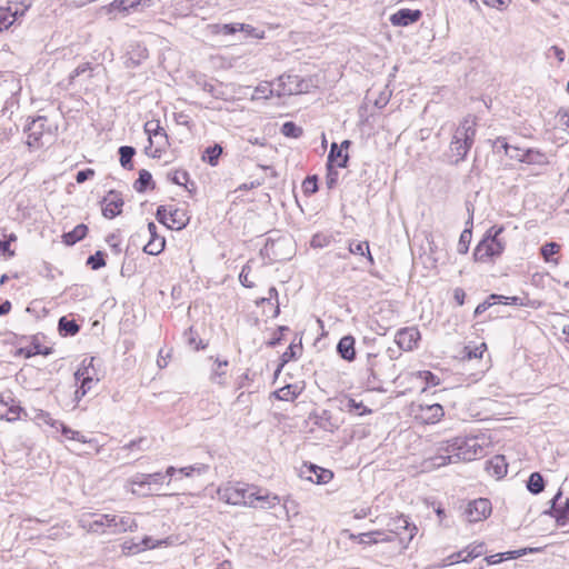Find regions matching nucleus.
Segmentation results:
<instances>
[{"instance_id":"obj_18","label":"nucleus","mask_w":569,"mask_h":569,"mask_svg":"<svg viewBox=\"0 0 569 569\" xmlns=\"http://www.w3.org/2000/svg\"><path fill=\"white\" fill-rule=\"evenodd\" d=\"M377 367V356L368 353L367 356V372L368 376L365 380V386L371 391H383L380 379L378 378L375 369Z\"/></svg>"},{"instance_id":"obj_8","label":"nucleus","mask_w":569,"mask_h":569,"mask_svg":"<svg viewBox=\"0 0 569 569\" xmlns=\"http://www.w3.org/2000/svg\"><path fill=\"white\" fill-rule=\"evenodd\" d=\"M48 119L47 117H38L33 119L27 127L26 131L28 133L27 143L29 147L39 148L43 146L42 137L46 131L50 133V128L47 126Z\"/></svg>"},{"instance_id":"obj_38","label":"nucleus","mask_w":569,"mask_h":569,"mask_svg":"<svg viewBox=\"0 0 569 569\" xmlns=\"http://www.w3.org/2000/svg\"><path fill=\"white\" fill-rule=\"evenodd\" d=\"M560 244L557 242H547L540 249V253L545 261L558 263L557 259H552V256L560 251Z\"/></svg>"},{"instance_id":"obj_19","label":"nucleus","mask_w":569,"mask_h":569,"mask_svg":"<svg viewBox=\"0 0 569 569\" xmlns=\"http://www.w3.org/2000/svg\"><path fill=\"white\" fill-rule=\"evenodd\" d=\"M421 18V11L411 9H400L390 17L393 26L406 27L417 22Z\"/></svg>"},{"instance_id":"obj_58","label":"nucleus","mask_w":569,"mask_h":569,"mask_svg":"<svg viewBox=\"0 0 569 569\" xmlns=\"http://www.w3.org/2000/svg\"><path fill=\"white\" fill-rule=\"evenodd\" d=\"M251 271V268L249 264H244L241 269V272L239 274V281L240 283L246 288H252L253 282L249 280V273Z\"/></svg>"},{"instance_id":"obj_32","label":"nucleus","mask_w":569,"mask_h":569,"mask_svg":"<svg viewBox=\"0 0 569 569\" xmlns=\"http://www.w3.org/2000/svg\"><path fill=\"white\" fill-rule=\"evenodd\" d=\"M10 401H11V403L8 406L7 413L1 415L0 419H4L9 422H14L21 418V415H23L24 418L28 417V413L26 412V410L22 407H20L19 405H17L13 398H10Z\"/></svg>"},{"instance_id":"obj_55","label":"nucleus","mask_w":569,"mask_h":569,"mask_svg":"<svg viewBox=\"0 0 569 569\" xmlns=\"http://www.w3.org/2000/svg\"><path fill=\"white\" fill-rule=\"evenodd\" d=\"M381 535H382V531H369V532L359 533L358 536L351 535V538L358 539L359 543L371 545V543H373L372 542L373 536H381Z\"/></svg>"},{"instance_id":"obj_37","label":"nucleus","mask_w":569,"mask_h":569,"mask_svg":"<svg viewBox=\"0 0 569 569\" xmlns=\"http://www.w3.org/2000/svg\"><path fill=\"white\" fill-rule=\"evenodd\" d=\"M136 154V149L130 146H122L119 148L120 163L124 169L132 168V158Z\"/></svg>"},{"instance_id":"obj_30","label":"nucleus","mask_w":569,"mask_h":569,"mask_svg":"<svg viewBox=\"0 0 569 569\" xmlns=\"http://www.w3.org/2000/svg\"><path fill=\"white\" fill-rule=\"evenodd\" d=\"M89 377H98L97 370L94 368V358H84L81 362V366L74 372V379L80 380L81 378Z\"/></svg>"},{"instance_id":"obj_7","label":"nucleus","mask_w":569,"mask_h":569,"mask_svg":"<svg viewBox=\"0 0 569 569\" xmlns=\"http://www.w3.org/2000/svg\"><path fill=\"white\" fill-rule=\"evenodd\" d=\"M491 502L487 498H478L470 501L465 510L468 522H478L487 519L491 513Z\"/></svg>"},{"instance_id":"obj_25","label":"nucleus","mask_w":569,"mask_h":569,"mask_svg":"<svg viewBox=\"0 0 569 569\" xmlns=\"http://www.w3.org/2000/svg\"><path fill=\"white\" fill-rule=\"evenodd\" d=\"M169 220L171 223L167 224L168 228L180 230L188 224L189 216L184 209L170 207Z\"/></svg>"},{"instance_id":"obj_26","label":"nucleus","mask_w":569,"mask_h":569,"mask_svg":"<svg viewBox=\"0 0 569 569\" xmlns=\"http://www.w3.org/2000/svg\"><path fill=\"white\" fill-rule=\"evenodd\" d=\"M308 469L311 472V475L308 476V479L311 482H315V483H318V485L328 483L332 479V477H333V473L330 470L323 469V468L318 467L316 465H310L308 467Z\"/></svg>"},{"instance_id":"obj_64","label":"nucleus","mask_w":569,"mask_h":569,"mask_svg":"<svg viewBox=\"0 0 569 569\" xmlns=\"http://www.w3.org/2000/svg\"><path fill=\"white\" fill-rule=\"evenodd\" d=\"M93 176H94V170H92V169L80 170L76 174V181L78 183H83L84 181L92 178Z\"/></svg>"},{"instance_id":"obj_36","label":"nucleus","mask_w":569,"mask_h":569,"mask_svg":"<svg viewBox=\"0 0 569 569\" xmlns=\"http://www.w3.org/2000/svg\"><path fill=\"white\" fill-rule=\"evenodd\" d=\"M137 6V2L133 0H114L103 9L107 11V13H111L113 10L128 12L130 9H133Z\"/></svg>"},{"instance_id":"obj_28","label":"nucleus","mask_w":569,"mask_h":569,"mask_svg":"<svg viewBox=\"0 0 569 569\" xmlns=\"http://www.w3.org/2000/svg\"><path fill=\"white\" fill-rule=\"evenodd\" d=\"M116 526L110 531L111 533H120L126 531H134L138 528V525L133 518L130 516H116Z\"/></svg>"},{"instance_id":"obj_11","label":"nucleus","mask_w":569,"mask_h":569,"mask_svg":"<svg viewBox=\"0 0 569 569\" xmlns=\"http://www.w3.org/2000/svg\"><path fill=\"white\" fill-rule=\"evenodd\" d=\"M123 199L121 193L117 191H110L101 201L102 214L104 218L113 219L119 216L122 211Z\"/></svg>"},{"instance_id":"obj_41","label":"nucleus","mask_w":569,"mask_h":569,"mask_svg":"<svg viewBox=\"0 0 569 569\" xmlns=\"http://www.w3.org/2000/svg\"><path fill=\"white\" fill-rule=\"evenodd\" d=\"M523 162L528 164H543L547 162V158L538 150L528 149L525 151Z\"/></svg>"},{"instance_id":"obj_22","label":"nucleus","mask_w":569,"mask_h":569,"mask_svg":"<svg viewBox=\"0 0 569 569\" xmlns=\"http://www.w3.org/2000/svg\"><path fill=\"white\" fill-rule=\"evenodd\" d=\"M467 210H468V213H469V219L466 222V228L461 232L460 238H459V242H458V246H457V251L460 254H466L468 252L469 244H470L471 237H472L471 227H472V219H473V208L470 204H468Z\"/></svg>"},{"instance_id":"obj_49","label":"nucleus","mask_w":569,"mask_h":569,"mask_svg":"<svg viewBox=\"0 0 569 569\" xmlns=\"http://www.w3.org/2000/svg\"><path fill=\"white\" fill-rule=\"evenodd\" d=\"M87 264L91 267L92 270H98L106 266L104 253L102 251H97L94 254H91Z\"/></svg>"},{"instance_id":"obj_42","label":"nucleus","mask_w":569,"mask_h":569,"mask_svg":"<svg viewBox=\"0 0 569 569\" xmlns=\"http://www.w3.org/2000/svg\"><path fill=\"white\" fill-rule=\"evenodd\" d=\"M349 251L353 254L367 256L368 260L373 263V258L369 250V243L367 241L362 242H350Z\"/></svg>"},{"instance_id":"obj_44","label":"nucleus","mask_w":569,"mask_h":569,"mask_svg":"<svg viewBox=\"0 0 569 569\" xmlns=\"http://www.w3.org/2000/svg\"><path fill=\"white\" fill-rule=\"evenodd\" d=\"M502 299H508L505 296L491 295L486 301L479 303L475 310V317L480 316L485 311H487L492 305L497 302H501Z\"/></svg>"},{"instance_id":"obj_48","label":"nucleus","mask_w":569,"mask_h":569,"mask_svg":"<svg viewBox=\"0 0 569 569\" xmlns=\"http://www.w3.org/2000/svg\"><path fill=\"white\" fill-rule=\"evenodd\" d=\"M23 12H24V10H22L20 12V14L22 16ZM18 14H19L18 10L12 12L11 8H9L8 13H4L2 17H0V31H2L3 29H8L14 22Z\"/></svg>"},{"instance_id":"obj_12","label":"nucleus","mask_w":569,"mask_h":569,"mask_svg":"<svg viewBox=\"0 0 569 569\" xmlns=\"http://www.w3.org/2000/svg\"><path fill=\"white\" fill-rule=\"evenodd\" d=\"M351 144L349 140L342 141L340 146L338 143L332 142L330 146V151L328 154V161L327 167H339V168H346L349 156L348 153H343V149H348V147Z\"/></svg>"},{"instance_id":"obj_40","label":"nucleus","mask_w":569,"mask_h":569,"mask_svg":"<svg viewBox=\"0 0 569 569\" xmlns=\"http://www.w3.org/2000/svg\"><path fill=\"white\" fill-rule=\"evenodd\" d=\"M277 399L282 401H292L297 398V387L292 385L284 386L274 392Z\"/></svg>"},{"instance_id":"obj_2","label":"nucleus","mask_w":569,"mask_h":569,"mask_svg":"<svg viewBox=\"0 0 569 569\" xmlns=\"http://www.w3.org/2000/svg\"><path fill=\"white\" fill-rule=\"evenodd\" d=\"M503 230L502 226H493L486 231L483 238L475 248V261L486 262L502 254L506 242L500 239V234Z\"/></svg>"},{"instance_id":"obj_20","label":"nucleus","mask_w":569,"mask_h":569,"mask_svg":"<svg viewBox=\"0 0 569 569\" xmlns=\"http://www.w3.org/2000/svg\"><path fill=\"white\" fill-rule=\"evenodd\" d=\"M389 531L400 536L403 531H408L409 536L408 539L411 540L415 536V532L417 531V527L415 525H411L409 520L405 516H398L393 518L389 523Z\"/></svg>"},{"instance_id":"obj_54","label":"nucleus","mask_w":569,"mask_h":569,"mask_svg":"<svg viewBox=\"0 0 569 569\" xmlns=\"http://www.w3.org/2000/svg\"><path fill=\"white\" fill-rule=\"evenodd\" d=\"M76 381L80 382L79 387H81V393H82V392H89L93 388V386H96L100 381V378L86 376V378H81L80 380H76Z\"/></svg>"},{"instance_id":"obj_1","label":"nucleus","mask_w":569,"mask_h":569,"mask_svg":"<svg viewBox=\"0 0 569 569\" xmlns=\"http://www.w3.org/2000/svg\"><path fill=\"white\" fill-rule=\"evenodd\" d=\"M482 455L483 447L477 438L457 437L439 446L438 453L431 458V463L433 467H442L459 461H471Z\"/></svg>"},{"instance_id":"obj_59","label":"nucleus","mask_w":569,"mask_h":569,"mask_svg":"<svg viewBox=\"0 0 569 569\" xmlns=\"http://www.w3.org/2000/svg\"><path fill=\"white\" fill-rule=\"evenodd\" d=\"M34 419L41 420L44 423L50 425L53 428H58V421L53 420L47 411L38 410Z\"/></svg>"},{"instance_id":"obj_35","label":"nucleus","mask_w":569,"mask_h":569,"mask_svg":"<svg viewBox=\"0 0 569 569\" xmlns=\"http://www.w3.org/2000/svg\"><path fill=\"white\" fill-rule=\"evenodd\" d=\"M274 93L277 94V90L272 88V83L263 81L256 87L252 99H269Z\"/></svg>"},{"instance_id":"obj_14","label":"nucleus","mask_w":569,"mask_h":569,"mask_svg":"<svg viewBox=\"0 0 569 569\" xmlns=\"http://www.w3.org/2000/svg\"><path fill=\"white\" fill-rule=\"evenodd\" d=\"M485 553V545L483 543H472L467 546L465 549L455 552L448 557L450 563L469 562L475 558L480 557Z\"/></svg>"},{"instance_id":"obj_9","label":"nucleus","mask_w":569,"mask_h":569,"mask_svg":"<svg viewBox=\"0 0 569 569\" xmlns=\"http://www.w3.org/2000/svg\"><path fill=\"white\" fill-rule=\"evenodd\" d=\"M415 418L422 423L433 425L441 420L445 415L443 408L439 403L423 405L420 403L413 409Z\"/></svg>"},{"instance_id":"obj_63","label":"nucleus","mask_w":569,"mask_h":569,"mask_svg":"<svg viewBox=\"0 0 569 569\" xmlns=\"http://www.w3.org/2000/svg\"><path fill=\"white\" fill-rule=\"evenodd\" d=\"M156 218L160 223L167 226V220L169 219V209H167L166 206H159L156 212Z\"/></svg>"},{"instance_id":"obj_46","label":"nucleus","mask_w":569,"mask_h":569,"mask_svg":"<svg viewBox=\"0 0 569 569\" xmlns=\"http://www.w3.org/2000/svg\"><path fill=\"white\" fill-rule=\"evenodd\" d=\"M237 30H238V32H242L246 38L251 37V38L262 39L264 37L263 31H259L256 28H253L252 26L247 24V23H237Z\"/></svg>"},{"instance_id":"obj_53","label":"nucleus","mask_w":569,"mask_h":569,"mask_svg":"<svg viewBox=\"0 0 569 569\" xmlns=\"http://www.w3.org/2000/svg\"><path fill=\"white\" fill-rule=\"evenodd\" d=\"M487 349V346L485 342L480 343L479 346H476L473 348L467 346L465 347V356L469 359H478L481 358L485 350Z\"/></svg>"},{"instance_id":"obj_62","label":"nucleus","mask_w":569,"mask_h":569,"mask_svg":"<svg viewBox=\"0 0 569 569\" xmlns=\"http://www.w3.org/2000/svg\"><path fill=\"white\" fill-rule=\"evenodd\" d=\"M171 358V350L164 353L163 349L159 351L157 365L160 369H163L168 366L169 359Z\"/></svg>"},{"instance_id":"obj_50","label":"nucleus","mask_w":569,"mask_h":569,"mask_svg":"<svg viewBox=\"0 0 569 569\" xmlns=\"http://www.w3.org/2000/svg\"><path fill=\"white\" fill-rule=\"evenodd\" d=\"M168 179L178 186H184L189 182V173L186 170H176L168 174Z\"/></svg>"},{"instance_id":"obj_56","label":"nucleus","mask_w":569,"mask_h":569,"mask_svg":"<svg viewBox=\"0 0 569 569\" xmlns=\"http://www.w3.org/2000/svg\"><path fill=\"white\" fill-rule=\"evenodd\" d=\"M147 439L144 437H141L136 440H131L129 443L124 445L121 449L122 450H131V449H139V450H147L149 447L147 446Z\"/></svg>"},{"instance_id":"obj_16","label":"nucleus","mask_w":569,"mask_h":569,"mask_svg":"<svg viewBox=\"0 0 569 569\" xmlns=\"http://www.w3.org/2000/svg\"><path fill=\"white\" fill-rule=\"evenodd\" d=\"M251 493L253 497L250 500H254L257 508L271 509L280 503V498L277 495H271L268 490H262L254 486H251Z\"/></svg>"},{"instance_id":"obj_31","label":"nucleus","mask_w":569,"mask_h":569,"mask_svg":"<svg viewBox=\"0 0 569 569\" xmlns=\"http://www.w3.org/2000/svg\"><path fill=\"white\" fill-rule=\"evenodd\" d=\"M58 329L61 336L71 337L79 332L80 327L74 320L61 317L58 322Z\"/></svg>"},{"instance_id":"obj_47","label":"nucleus","mask_w":569,"mask_h":569,"mask_svg":"<svg viewBox=\"0 0 569 569\" xmlns=\"http://www.w3.org/2000/svg\"><path fill=\"white\" fill-rule=\"evenodd\" d=\"M209 467L207 465L198 463L179 469V473L184 477H192L194 473L201 475L207 472Z\"/></svg>"},{"instance_id":"obj_61","label":"nucleus","mask_w":569,"mask_h":569,"mask_svg":"<svg viewBox=\"0 0 569 569\" xmlns=\"http://www.w3.org/2000/svg\"><path fill=\"white\" fill-rule=\"evenodd\" d=\"M329 243V238L325 234H315L311 239V246L315 248H322Z\"/></svg>"},{"instance_id":"obj_27","label":"nucleus","mask_w":569,"mask_h":569,"mask_svg":"<svg viewBox=\"0 0 569 569\" xmlns=\"http://www.w3.org/2000/svg\"><path fill=\"white\" fill-rule=\"evenodd\" d=\"M88 233V227L84 223L77 224L71 231L62 234V241L67 246H73L82 240Z\"/></svg>"},{"instance_id":"obj_13","label":"nucleus","mask_w":569,"mask_h":569,"mask_svg":"<svg viewBox=\"0 0 569 569\" xmlns=\"http://www.w3.org/2000/svg\"><path fill=\"white\" fill-rule=\"evenodd\" d=\"M420 339V332L416 328H402L397 331L395 341L400 349L410 351L417 347Z\"/></svg>"},{"instance_id":"obj_4","label":"nucleus","mask_w":569,"mask_h":569,"mask_svg":"<svg viewBox=\"0 0 569 569\" xmlns=\"http://www.w3.org/2000/svg\"><path fill=\"white\" fill-rule=\"evenodd\" d=\"M144 132L148 136L149 146L146 153L152 158H160L163 148L168 144V134L159 121L151 120L144 123Z\"/></svg>"},{"instance_id":"obj_10","label":"nucleus","mask_w":569,"mask_h":569,"mask_svg":"<svg viewBox=\"0 0 569 569\" xmlns=\"http://www.w3.org/2000/svg\"><path fill=\"white\" fill-rule=\"evenodd\" d=\"M166 479L162 472L154 473H137L129 479L132 486H138L141 489L147 488V491L141 492L142 496L151 495V486H161Z\"/></svg>"},{"instance_id":"obj_5","label":"nucleus","mask_w":569,"mask_h":569,"mask_svg":"<svg viewBox=\"0 0 569 569\" xmlns=\"http://www.w3.org/2000/svg\"><path fill=\"white\" fill-rule=\"evenodd\" d=\"M220 499L226 501L229 505H244L251 508H257V503L254 500H250L253 497L251 493V487H227L222 490H219Z\"/></svg>"},{"instance_id":"obj_34","label":"nucleus","mask_w":569,"mask_h":569,"mask_svg":"<svg viewBox=\"0 0 569 569\" xmlns=\"http://www.w3.org/2000/svg\"><path fill=\"white\" fill-rule=\"evenodd\" d=\"M221 153H222V147L220 144L216 143L211 147L206 148V150L202 154V160L208 162L210 166H216V164H218Z\"/></svg>"},{"instance_id":"obj_45","label":"nucleus","mask_w":569,"mask_h":569,"mask_svg":"<svg viewBox=\"0 0 569 569\" xmlns=\"http://www.w3.org/2000/svg\"><path fill=\"white\" fill-rule=\"evenodd\" d=\"M281 133L289 138H299L302 136L303 130L292 121H287L281 127Z\"/></svg>"},{"instance_id":"obj_6","label":"nucleus","mask_w":569,"mask_h":569,"mask_svg":"<svg viewBox=\"0 0 569 569\" xmlns=\"http://www.w3.org/2000/svg\"><path fill=\"white\" fill-rule=\"evenodd\" d=\"M307 90V83L297 74H282L278 78L277 97L299 94Z\"/></svg>"},{"instance_id":"obj_43","label":"nucleus","mask_w":569,"mask_h":569,"mask_svg":"<svg viewBox=\"0 0 569 569\" xmlns=\"http://www.w3.org/2000/svg\"><path fill=\"white\" fill-rule=\"evenodd\" d=\"M301 350H302L301 342H299V343L292 342L281 356V360H282L281 366H283L284 363H287L293 359H297L298 356L301 353Z\"/></svg>"},{"instance_id":"obj_3","label":"nucleus","mask_w":569,"mask_h":569,"mask_svg":"<svg viewBox=\"0 0 569 569\" xmlns=\"http://www.w3.org/2000/svg\"><path fill=\"white\" fill-rule=\"evenodd\" d=\"M476 137V119L467 116L456 129L450 151L456 157V162L462 161L475 142Z\"/></svg>"},{"instance_id":"obj_29","label":"nucleus","mask_w":569,"mask_h":569,"mask_svg":"<svg viewBox=\"0 0 569 569\" xmlns=\"http://www.w3.org/2000/svg\"><path fill=\"white\" fill-rule=\"evenodd\" d=\"M154 187L151 173L146 169L140 170L139 178L133 183L134 190L139 193H143L148 188L154 189Z\"/></svg>"},{"instance_id":"obj_17","label":"nucleus","mask_w":569,"mask_h":569,"mask_svg":"<svg viewBox=\"0 0 569 569\" xmlns=\"http://www.w3.org/2000/svg\"><path fill=\"white\" fill-rule=\"evenodd\" d=\"M150 240L143 247V251L148 254L157 256L163 251L166 239L157 233V226L153 222L148 223Z\"/></svg>"},{"instance_id":"obj_51","label":"nucleus","mask_w":569,"mask_h":569,"mask_svg":"<svg viewBox=\"0 0 569 569\" xmlns=\"http://www.w3.org/2000/svg\"><path fill=\"white\" fill-rule=\"evenodd\" d=\"M305 194L311 196L318 191V180L316 176L307 177L302 182Z\"/></svg>"},{"instance_id":"obj_60","label":"nucleus","mask_w":569,"mask_h":569,"mask_svg":"<svg viewBox=\"0 0 569 569\" xmlns=\"http://www.w3.org/2000/svg\"><path fill=\"white\" fill-rule=\"evenodd\" d=\"M328 173L326 177V183L329 189L333 188L338 181V172L333 169V167H327Z\"/></svg>"},{"instance_id":"obj_24","label":"nucleus","mask_w":569,"mask_h":569,"mask_svg":"<svg viewBox=\"0 0 569 569\" xmlns=\"http://www.w3.org/2000/svg\"><path fill=\"white\" fill-rule=\"evenodd\" d=\"M355 343L356 340L352 336H343L337 345V352L342 359L353 361L356 359Z\"/></svg>"},{"instance_id":"obj_15","label":"nucleus","mask_w":569,"mask_h":569,"mask_svg":"<svg viewBox=\"0 0 569 569\" xmlns=\"http://www.w3.org/2000/svg\"><path fill=\"white\" fill-rule=\"evenodd\" d=\"M562 492L559 490L557 495L550 500L549 515L553 517L558 525L565 526L569 518V498L566 499L563 505H559L558 500L561 498Z\"/></svg>"},{"instance_id":"obj_21","label":"nucleus","mask_w":569,"mask_h":569,"mask_svg":"<svg viewBox=\"0 0 569 569\" xmlns=\"http://www.w3.org/2000/svg\"><path fill=\"white\" fill-rule=\"evenodd\" d=\"M97 518L89 522L88 525V531L94 532V533H104L106 528H109L110 531L113 529V526H116V515H97Z\"/></svg>"},{"instance_id":"obj_39","label":"nucleus","mask_w":569,"mask_h":569,"mask_svg":"<svg viewBox=\"0 0 569 569\" xmlns=\"http://www.w3.org/2000/svg\"><path fill=\"white\" fill-rule=\"evenodd\" d=\"M209 28L213 34L232 36L238 32L237 23H214L210 24Z\"/></svg>"},{"instance_id":"obj_57","label":"nucleus","mask_w":569,"mask_h":569,"mask_svg":"<svg viewBox=\"0 0 569 569\" xmlns=\"http://www.w3.org/2000/svg\"><path fill=\"white\" fill-rule=\"evenodd\" d=\"M122 551L126 555H136V553L141 552L139 541L138 542H136L134 540L124 541L122 545Z\"/></svg>"},{"instance_id":"obj_52","label":"nucleus","mask_w":569,"mask_h":569,"mask_svg":"<svg viewBox=\"0 0 569 569\" xmlns=\"http://www.w3.org/2000/svg\"><path fill=\"white\" fill-rule=\"evenodd\" d=\"M167 543H168L167 539L154 540L151 537H144L142 540L139 541V546L141 548V551H144L147 549H153L156 547H160V546H163V545H167Z\"/></svg>"},{"instance_id":"obj_23","label":"nucleus","mask_w":569,"mask_h":569,"mask_svg":"<svg viewBox=\"0 0 569 569\" xmlns=\"http://www.w3.org/2000/svg\"><path fill=\"white\" fill-rule=\"evenodd\" d=\"M486 470L492 477L497 479L503 478L508 472V463L503 456H495L489 461H487Z\"/></svg>"},{"instance_id":"obj_33","label":"nucleus","mask_w":569,"mask_h":569,"mask_svg":"<svg viewBox=\"0 0 569 569\" xmlns=\"http://www.w3.org/2000/svg\"><path fill=\"white\" fill-rule=\"evenodd\" d=\"M527 489L532 495H538L545 489V480L539 472H532L527 481Z\"/></svg>"}]
</instances>
